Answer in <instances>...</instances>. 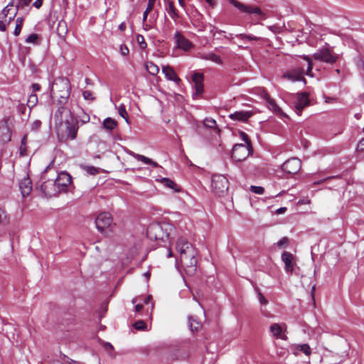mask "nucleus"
Wrapping results in <instances>:
<instances>
[{
	"instance_id": "nucleus-1",
	"label": "nucleus",
	"mask_w": 364,
	"mask_h": 364,
	"mask_svg": "<svg viewBox=\"0 0 364 364\" xmlns=\"http://www.w3.org/2000/svg\"><path fill=\"white\" fill-rule=\"evenodd\" d=\"M175 249L179 254V260L176 259V267L178 268L180 262L187 274H194L196 271L197 260L196 252L192 244L186 237H179L176 240Z\"/></svg>"
},
{
	"instance_id": "nucleus-2",
	"label": "nucleus",
	"mask_w": 364,
	"mask_h": 364,
	"mask_svg": "<svg viewBox=\"0 0 364 364\" xmlns=\"http://www.w3.org/2000/svg\"><path fill=\"white\" fill-rule=\"evenodd\" d=\"M146 234L150 240L164 241L169 237L167 229L160 223H153L149 225Z\"/></svg>"
},
{
	"instance_id": "nucleus-3",
	"label": "nucleus",
	"mask_w": 364,
	"mask_h": 364,
	"mask_svg": "<svg viewBox=\"0 0 364 364\" xmlns=\"http://www.w3.org/2000/svg\"><path fill=\"white\" fill-rule=\"evenodd\" d=\"M313 57L316 60L331 64L336 63L338 59V55L334 53L333 50L328 46L318 49L314 53Z\"/></svg>"
},
{
	"instance_id": "nucleus-4",
	"label": "nucleus",
	"mask_w": 364,
	"mask_h": 364,
	"mask_svg": "<svg viewBox=\"0 0 364 364\" xmlns=\"http://www.w3.org/2000/svg\"><path fill=\"white\" fill-rule=\"evenodd\" d=\"M252 151L250 144H237L232 149V159L235 161H242L245 160Z\"/></svg>"
},
{
	"instance_id": "nucleus-5",
	"label": "nucleus",
	"mask_w": 364,
	"mask_h": 364,
	"mask_svg": "<svg viewBox=\"0 0 364 364\" xmlns=\"http://www.w3.org/2000/svg\"><path fill=\"white\" fill-rule=\"evenodd\" d=\"M46 174L42 176V179L45 180L41 186V191L43 195L47 198H51L60 194L54 178L46 180Z\"/></svg>"
},
{
	"instance_id": "nucleus-6",
	"label": "nucleus",
	"mask_w": 364,
	"mask_h": 364,
	"mask_svg": "<svg viewBox=\"0 0 364 364\" xmlns=\"http://www.w3.org/2000/svg\"><path fill=\"white\" fill-rule=\"evenodd\" d=\"M213 190L218 196L224 194L228 190V181L223 175H214L211 183Z\"/></svg>"
},
{
	"instance_id": "nucleus-7",
	"label": "nucleus",
	"mask_w": 364,
	"mask_h": 364,
	"mask_svg": "<svg viewBox=\"0 0 364 364\" xmlns=\"http://www.w3.org/2000/svg\"><path fill=\"white\" fill-rule=\"evenodd\" d=\"M112 223V218L109 213L104 212L98 215L95 220L97 230L103 233Z\"/></svg>"
},
{
	"instance_id": "nucleus-8",
	"label": "nucleus",
	"mask_w": 364,
	"mask_h": 364,
	"mask_svg": "<svg viewBox=\"0 0 364 364\" xmlns=\"http://www.w3.org/2000/svg\"><path fill=\"white\" fill-rule=\"evenodd\" d=\"M301 162L299 159L291 158L287 160L282 166V170L289 174H295L299 172Z\"/></svg>"
},
{
	"instance_id": "nucleus-9",
	"label": "nucleus",
	"mask_w": 364,
	"mask_h": 364,
	"mask_svg": "<svg viewBox=\"0 0 364 364\" xmlns=\"http://www.w3.org/2000/svg\"><path fill=\"white\" fill-rule=\"evenodd\" d=\"M54 181L59 188L60 193L65 192L68 186L71 183V176L66 172H61L58 173Z\"/></svg>"
},
{
	"instance_id": "nucleus-10",
	"label": "nucleus",
	"mask_w": 364,
	"mask_h": 364,
	"mask_svg": "<svg viewBox=\"0 0 364 364\" xmlns=\"http://www.w3.org/2000/svg\"><path fill=\"white\" fill-rule=\"evenodd\" d=\"M294 105L296 113L301 115L304 108L309 105L308 95L306 92L296 94Z\"/></svg>"
},
{
	"instance_id": "nucleus-11",
	"label": "nucleus",
	"mask_w": 364,
	"mask_h": 364,
	"mask_svg": "<svg viewBox=\"0 0 364 364\" xmlns=\"http://www.w3.org/2000/svg\"><path fill=\"white\" fill-rule=\"evenodd\" d=\"M192 80L196 90L193 95L194 98H196L203 92V75L199 73H194L192 75Z\"/></svg>"
},
{
	"instance_id": "nucleus-12",
	"label": "nucleus",
	"mask_w": 364,
	"mask_h": 364,
	"mask_svg": "<svg viewBox=\"0 0 364 364\" xmlns=\"http://www.w3.org/2000/svg\"><path fill=\"white\" fill-rule=\"evenodd\" d=\"M174 39L177 47L184 51H188L193 48L192 43L186 38L180 32L176 31L174 34Z\"/></svg>"
},
{
	"instance_id": "nucleus-13",
	"label": "nucleus",
	"mask_w": 364,
	"mask_h": 364,
	"mask_svg": "<svg viewBox=\"0 0 364 364\" xmlns=\"http://www.w3.org/2000/svg\"><path fill=\"white\" fill-rule=\"evenodd\" d=\"M67 139L74 140L77 137V133L79 129L78 122L77 120H65Z\"/></svg>"
},
{
	"instance_id": "nucleus-14",
	"label": "nucleus",
	"mask_w": 364,
	"mask_h": 364,
	"mask_svg": "<svg viewBox=\"0 0 364 364\" xmlns=\"http://www.w3.org/2000/svg\"><path fill=\"white\" fill-rule=\"evenodd\" d=\"M230 3L240 11L249 14H255L257 15H262V11L260 10L259 7L257 6H246L236 0L230 1Z\"/></svg>"
},
{
	"instance_id": "nucleus-15",
	"label": "nucleus",
	"mask_w": 364,
	"mask_h": 364,
	"mask_svg": "<svg viewBox=\"0 0 364 364\" xmlns=\"http://www.w3.org/2000/svg\"><path fill=\"white\" fill-rule=\"evenodd\" d=\"M164 9L172 20L176 21L179 18V12L173 0H164Z\"/></svg>"
},
{
	"instance_id": "nucleus-16",
	"label": "nucleus",
	"mask_w": 364,
	"mask_h": 364,
	"mask_svg": "<svg viewBox=\"0 0 364 364\" xmlns=\"http://www.w3.org/2000/svg\"><path fill=\"white\" fill-rule=\"evenodd\" d=\"M19 188L23 196L29 195L32 190V182L28 175L19 181Z\"/></svg>"
},
{
	"instance_id": "nucleus-17",
	"label": "nucleus",
	"mask_w": 364,
	"mask_h": 364,
	"mask_svg": "<svg viewBox=\"0 0 364 364\" xmlns=\"http://www.w3.org/2000/svg\"><path fill=\"white\" fill-rule=\"evenodd\" d=\"M252 115V112L251 111H237L234 113H232L229 115V117L233 121H239V122H247L250 117Z\"/></svg>"
},
{
	"instance_id": "nucleus-18",
	"label": "nucleus",
	"mask_w": 364,
	"mask_h": 364,
	"mask_svg": "<svg viewBox=\"0 0 364 364\" xmlns=\"http://www.w3.org/2000/svg\"><path fill=\"white\" fill-rule=\"evenodd\" d=\"M54 86H60L65 89V91L63 92V95L60 96V97L66 100L70 96L71 90L69 80L67 78H61L54 83Z\"/></svg>"
},
{
	"instance_id": "nucleus-19",
	"label": "nucleus",
	"mask_w": 364,
	"mask_h": 364,
	"mask_svg": "<svg viewBox=\"0 0 364 364\" xmlns=\"http://www.w3.org/2000/svg\"><path fill=\"white\" fill-rule=\"evenodd\" d=\"M291 350L295 355H299L300 352H302L307 356H309L311 353V349L310 346L306 344H293L291 346Z\"/></svg>"
},
{
	"instance_id": "nucleus-20",
	"label": "nucleus",
	"mask_w": 364,
	"mask_h": 364,
	"mask_svg": "<svg viewBox=\"0 0 364 364\" xmlns=\"http://www.w3.org/2000/svg\"><path fill=\"white\" fill-rule=\"evenodd\" d=\"M162 73L164 74L165 77L168 80L173 81L176 84H178L181 81L180 78L177 76L173 68L169 65L163 66Z\"/></svg>"
},
{
	"instance_id": "nucleus-21",
	"label": "nucleus",
	"mask_w": 364,
	"mask_h": 364,
	"mask_svg": "<svg viewBox=\"0 0 364 364\" xmlns=\"http://www.w3.org/2000/svg\"><path fill=\"white\" fill-rule=\"evenodd\" d=\"M9 120V118L5 119L0 127V137L4 142L11 141V132L8 125Z\"/></svg>"
},
{
	"instance_id": "nucleus-22",
	"label": "nucleus",
	"mask_w": 364,
	"mask_h": 364,
	"mask_svg": "<svg viewBox=\"0 0 364 364\" xmlns=\"http://www.w3.org/2000/svg\"><path fill=\"white\" fill-rule=\"evenodd\" d=\"M282 260L285 264V270L288 273H291L294 269L293 255L289 252H284L282 255Z\"/></svg>"
},
{
	"instance_id": "nucleus-23",
	"label": "nucleus",
	"mask_w": 364,
	"mask_h": 364,
	"mask_svg": "<svg viewBox=\"0 0 364 364\" xmlns=\"http://www.w3.org/2000/svg\"><path fill=\"white\" fill-rule=\"evenodd\" d=\"M263 98L267 102V107L276 114H282V111L281 108L276 104L275 101L270 97L268 93L264 92Z\"/></svg>"
},
{
	"instance_id": "nucleus-24",
	"label": "nucleus",
	"mask_w": 364,
	"mask_h": 364,
	"mask_svg": "<svg viewBox=\"0 0 364 364\" xmlns=\"http://www.w3.org/2000/svg\"><path fill=\"white\" fill-rule=\"evenodd\" d=\"M128 154L129 155H131L132 156H133L134 159H136V160L138 161H141L142 163L145 164H149V165H151L152 166L154 167H160L161 168V166H160L156 162L152 161L151 159L144 156V155H141V154H136L132 151H128Z\"/></svg>"
},
{
	"instance_id": "nucleus-25",
	"label": "nucleus",
	"mask_w": 364,
	"mask_h": 364,
	"mask_svg": "<svg viewBox=\"0 0 364 364\" xmlns=\"http://www.w3.org/2000/svg\"><path fill=\"white\" fill-rule=\"evenodd\" d=\"M303 70H293L283 75L284 78H287L291 81H299L303 79Z\"/></svg>"
},
{
	"instance_id": "nucleus-26",
	"label": "nucleus",
	"mask_w": 364,
	"mask_h": 364,
	"mask_svg": "<svg viewBox=\"0 0 364 364\" xmlns=\"http://www.w3.org/2000/svg\"><path fill=\"white\" fill-rule=\"evenodd\" d=\"M200 58L205 60H210L218 65L223 64V60H221L220 57L213 52L201 54Z\"/></svg>"
},
{
	"instance_id": "nucleus-27",
	"label": "nucleus",
	"mask_w": 364,
	"mask_h": 364,
	"mask_svg": "<svg viewBox=\"0 0 364 364\" xmlns=\"http://www.w3.org/2000/svg\"><path fill=\"white\" fill-rule=\"evenodd\" d=\"M159 181L164 186L173 190L175 192H178L180 191V188H178V185L173 181L168 178H161Z\"/></svg>"
},
{
	"instance_id": "nucleus-28",
	"label": "nucleus",
	"mask_w": 364,
	"mask_h": 364,
	"mask_svg": "<svg viewBox=\"0 0 364 364\" xmlns=\"http://www.w3.org/2000/svg\"><path fill=\"white\" fill-rule=\"evenodd\" d=\"M270 331L273 334L274 336L277 338H280L283 340H286L287 337L284 336H282V326L278 323H273L270 326Z\"/></svg>"
},
{
	"instance_id": "nucleus-29",
	"label": "nucleus",
	"mask_w": 364,
	"mask_h": 364,
	"mask_svg": "<svg viewBox=\"0 0 364 364\" xmlns=\"http://www.w3.org/2000/svg\"><path fill=\"white\" fill-rule=\"evenodd\" d=\"M102 125L105 129L107 131H112L117 127V122L111 117H107L104 119Z\"/></svg>"
},
{
	"instance_id": "nucleus-30",
	"label": "nucleus",
	"mask_w": 364,
	"mask_h": 364,
	"mask_svg": "<svg viewBox=\"0 0 364 364\" xmlns=\"http://www.w3.org/2000/svg\"><path fill=\"white\" fill-rule=\"evenodd\" d=\"M145 68L147 72L151 75H156L159 71V67L151 61L146 62L145 63Z\"/></svg>"
},
{
	"instance_id": "nucleus-31",
	"label": "nucleus",
	"mask_w": 364,
	"mask_h": 364,
	"mask_svg": "<svg viewBox=\"0 0 364 364\" xmlns=\"http://www.w3.org/2000/svg\"><path fill=\"white\" fill-rule=\"evenodd\" d=\"M188 325L192 332L198 331L201 328V323L191 316L188 317Z\"/></svg>"
},
{
	"instance_id": "nucleus-32",
	"label": "nucleus",
	"mask_w": 364,
	"mask_h": 364,
	"mask_svg": "<svg viewBox=\"0 0 364 364\" xmlns=\"http://www.w3.org/2000/svg\"><path fill=\"white\" fill-rule=\"evenodd\" d=\"M10 217L6 210L0 207V225H6L9 223Z\"/></svg>"
},
{
	"instance_id": "nucleus-33",
	"label": "nucleus",
	"mask_w": 364,
	"mask_h": 364,
	"mask_svg": "<svg viewBox=\"0 0 364 364\" xmlns=\"http://www.w3.org/2000/svg\"><path fill=\"white\" fill-rule=\"evenodd\" d=\"M235 37L237 38H240L244 43H246L247 41H257L259 39L258 37L255 36L253 35L244 34V33L237 34V35H235Z\"/></svg>"
},
{
	"instance_id": "nucleus-34",
	"label": "nucleus",
	"mask_w": 364,
	"mask_h": 364,
	"mask_svg": "<svg viewBox=\"0 0 364 364\" xmlns=\"http://www.w3.org/2000/svg\"><path fill=\"white\" fill-rule=\"evenodd\" d=\"M23 18L22 17H18L16 18V27H15V29L14 31V34L15 36H18L20 34V33L21 31L22 26H23Z\"/></svg>"
},
{
	"instance_id": "nucleus-35",
	"label": "nucleus",
	"mask_w": 364,
	"mask_h": 364,
	"mask_svg": "<svg viewBox=\"0 0 364 364\" xmlns=\"http://www.w3.org/2000/svg\"><path fill=\"white\" fill-rule=\"evenodd\" d=\"M136 42L138 43L141 49H145L147 47V43H146L144 38L142 35L138 34L136 37Z\"/></svg>"
},
{
	"instance_id": "nucleus-36",
	"label": "nucleus",
	"mask_w": 364,
	"mask_h": 364,
	"mask_svg": "<svg viewBox=\"0 0 364 364\" xmlns=\"http://www.w3.org/2000/svg\"><path fill=\"white\" fill-rule=\"evenodd\" d=\"M118 112H119V114L122 118H124L127 123H129V121H128V114H127V112L124 105H119V107L118 108Z\"/></svg>"
},
{
	"instance_id": "nucleus-37",
	"label": "nucleus",
	"mask_w": 364,
	"mask_h": 364,
	"mask_svg": "<svg viewBox=\"0 0 364 364\" xmlns=\"http://www.w3.org/2000/svg\"><path fill=\"white\" fill-rule=\"evenodd\" d=\"M303 58L307 62L308 67L306 70V75L309 76H312L311 70L313 68V64L311 58L308 55H304Z\"/></svg>"
},
{
	"instance_id": "nucleus-38",
	"label": "nucleus",
	"mask_w": 364,
	"mask_h": 364,
	"mask_svg": "<svg viewBox=\"0 0 364 364\" xmlns=\"http://www.w3.org/2000/svg\"><path fill=\"white\" fill-rule=\"evenodd\" d=\"M203 124L208 128H215L216 127V122L213 119L207 118L203 121Z\"/></svg>"
},
{
	"instance_id": "nucleus-39",
	"label": "nucleus",
	"mask_w": 364,
	"mask_h": 364,
	"mask_svg": "<svg viewBox=\"0 0 364 364\" xmlns=\"http://www.w3.org/2000/svg\"><path fill=\"white\" fill-rule=\"evenodd\" d=\"M38 38V36L36 33H32L31 35H29L26 39V42L27 43H33V44H36L37 43V40Z\"/></svg>"
},
{
	"instance_id": "nucleus-40",
	"label": "nucleus",
	"mask_w": 364,
	"mask_h": 364,
	"mask_svg": "<svg viewBox=\"0 0 364 364\" xmlns=\"http://www.w3.org/2000/svg\"><path fill=\"white\" fill-rule=\"evenodd\" d=\"M134 327L137 330H144L146 328V323L144 321L139 320L134 323Z\"/></svg>"
},
{
	"instance_id": "nucleus-41",
	"label": "nucleus",
	"mask_w": 364,
	"mask_h": 364,
	"mask_svg": "<svg viewBox=\"0 0 364 364\" xmlns=\"http://www.w3.org/2000/svg\"><path fill=\"white\" fill-rule=\"evenodd\" d=\"M289 243V239L287 237H284L277 242V245L280 248H284Z\"/></svg>"
},
{
	"instance_id": "nucleus-42",
	"label": "nucleus",
	"mask_w": 364,
	"mask_h": 364,
	"mask_svg": "<svg viewBox=\"0 0 364 364\" xmlns=\"http://www.w3.org/2000/svg\"><path fill=\"white\" fill-rule=\"evenodd\" d=\"M83 98L85 100L93 101L95 97H93L92 92L90 90H85L82 92Z\"/></svg>"
},
{
	"instance_id": "nucleus-43",
	"label": "nucleus",
	"mask_w": 364,
	"mask_h": 364,
	"mask_svg": "<svg viewBox=\"0 0 364 364\" xmlns=\"http://www.w3.org/2000/svg\"><path fill=\"white\" fill-rule=\"evenodd\" d=\"M38 102V97L36 95H31L28 100V105L33 107Z\"/></svg>"
},
{
	"instance_id": "nucleus-44",
	"label": "nucleus",
	"mask_w": 364,
	"mask_h": 364,
	"mask_svg": "<svg viewBox=\"0 0 364 364\" xmlns=\"http://www.w3.org/2000/svg\"><path fill=\"white\" fill-rule=\"evenodd\" d=\"M250 190L251 191H252L253 193H256V194H263L264 192V188L262 186H252L250 187Z\"/></svg>"
},
{
	"instance_id": "nucleus-45",
	"label": "nucleus",
	"mask_w": 364,
	"mask_h": 364,
	"mask_svg": "<svg viewBox=\"0 0 364 364\" xmlns=\"http://www.w3.org/2000/svg\"><path fill=\"white\" fill-rule=\"evenodd\" d=\"M256 291H257V298H258L259 303L262 305L267 304L268 301L264 298V296L262 295V294L257 289H256Z\"/></svg>"
},
{
	"instance_id": "nucleus-46",
	"label": "nucleus",
	"mask_w": 364,
	"mask_h": 364,
	"mask_svg": "<svg viewBox=\"0 0 364 364\" xmlns=\"http://www.w3.org/2000/svg\"><path fill=\"white\" fill-rule=\"evenodd\" d=\"M119 51L121 55L123 56H127L129 53V50L126 45H121L119 48Z\"/></svg>"
},
{
	"instance_id": "nucleus-47",
	"label": "nucleus",
	"mask_w": 364,
	"mask_h": 364,
	"mask_svg": "<svg viewBox=\"0 0 364 364\" xmlns=\"http://www.w3.org/2000/svg\"><path fill=\"white\" fill-rule=\"evenodd\" d=\"M41 126V122L40 120H36L31 124V130L37 131L40 129Z\"/></svg>"
},
{
	"instance_id": "nucleus-48",
	"label": "nucleus",
	"mask_w": 364,
	"mask_h": 364,
	"mask_svg": "<svg viewBox=\"0 0 364 364\" xmlns=\"http://www.w3.org/2000/svg\"><path fill=\"white\" fill-rule=\"evenodd\" d=\"M189 353L186 350H183L179 355L176 357V359L186 360L188 358Z\"/></svg>"
},
{
	"instance_id": "nucleus-49",
	"label": "nucleus",
	"mask_w": 364,
	"mask_h": 364,
	"mask_svg": "<svg viewBox=\"0 0 364 364\" xmlns=\"http://www.w3.org/2000/svg\"><path fill=\"white\" fill-rule=\"evenodd\" d=\"M86 171L91 175H95L98 172L97 168L94 166H87Z\"/></svg>"
},
{
	"instance_id": "nucleus-50",
	"label": "nucleus",
	"mask_w": 364,
	"mask_h": 364,
	"mask_svg": "<svg viewBox=\"0 0 364 364\" xmlns=\"http://www.w3.org/2000/svg\"><path fill=\"white\" fill-rule=\"evenodd\" d=\"M156 0H148V4L146 6V10L151 11L154 9Z\"/></svg>"
},
{
	"instance_id": "nucleus-51",
	"label": "nucleus",
	"mask_w": 364,
	"mask_h": 364,
	"mask_svg": "<svg viewBox=\"0 0 364 364\" xmlns=\"http://www.w3.org/2000/svg\"><path fill=\"white\" fill-rule=\"evenodd\" d=\"M357 149L360 151L364 150V138L361 139L359 141V142L357 145Z\"/></svg>"
},
{
	"instance_id": "nucleus-52",
	"label": "nucleus",
	"mask_w": 364,
	"mask_h": 364,
	"mask_svg": "<svg viewBox=\"0 0 364 364\" xmlns=\"http://www.w3.org/2000/svg\"><path fill=\"white\" fill-rule=\"evenodd\" d=\"M240 136H241L242 139L245 141V144H250L249 139H248V136L245 132H241Z\"/></svg>"
},
{
	"instance_id": "nucleus-53",
	"label": "nucleus",
	"mask_w": 364,
	"mask_h": 364,
	"mask_svg": "<svg viewBox=\"0 0 364 364\" xmlns=\"http://www.w3.org/2000/svg\"><path fill=\"white\" fill-rule=\"evenodd\" d=\"M103 346H104L105 350L109 353V351H112L114 349L112 345L109 343H105Z\"/></svg>"
},
{
	"instance_id": "nucleus-54",
	"label": "nucleus",
	"mask_w": 364,
	"mask_h": 364,
	"mask_svg": "<svg viewBox=\"0 0 364 364\" xmlns=\"http://www.w3.org/2000/svg\"><path fill=\"white\" fill-rule=\"evenodd\" d=\"M179 6L184 9L186 13L188 14L186 11V0H178Z\"/></svg>"
},
{
	"instance_id": "nucleus-55",
	"label": "nucleus",
	"mask_w": 364,
	"mask_h": 364,
	"mask_svg": "<svg viewBox=\"0 0 364 364\" xmlns=\"http://www.w3.org/2000/svg\"><path fill=\"white\" fill-rule=\"evenodd\" d=\"M42 4H43V0H36L33 3V6L36 8L39 9L42 6Z\"/></svg>"
},
{
	"instance_id": "nucleus-56",
	"label": "nucleus",
	"mask_w": 364,
	"mask_h": 364,
	"mask_svg": "<svg viewBox=\"0 0 364 364\" xmlns=\"http://www.w3.org/2000/svg\"><path fill=\"white\" fill-rule=\"evenodd\" d=\"M10 11V9L8 7V6H6L5 8H4V9L2 10V15L4 16V18H6L9 14Z\"/></svg>"
},
{
	"instance_id": "nucleus-57",
	"label": "nucleus",
	"mask_w": 364,
	"mask_h": 364,
	"mask_svg": "<svg viewBox=\"0 0 364 364\" xmlns=\"http://www.w3.org/2000/svg\"><path fill=\"white\" fill-rule=\"evenodd\" d=\"M32 89H33V92H36V91H39L40 90L41 87H40V85L38 84L33 83V84H32Z\"/></svg>"
},
{
	"instance_id": "nucleus-58",
	"label": "nucleus",
	"mask_w": 364,
	"mask_h": 364,
	"mask_svg": "<svg viewBox=\"0 0 364 364\" xmlns=\"http://www.w3.org/2000/svg\"><path fill=\"white\" fill-rule=\"evenodd\" d=\"M287 210V208L285 207H282V208H278L277 210H276V213L277 214H283L286 212Z\"/></svg>"
},
{
	"instance_id": "nucleus-59",
	"label": "nucleus",
	"mask_w": 364,
	"mask_h": 364,
	"mask_svg": "<svg viewBox=\"0 0 364 364\" xmlns=\"http://www.w3.org/2000/svg\"><path fill=\"white\" fill-rule=\"evenodd\" d=\"M134 309L136 312H139L143 309V305L141 304H137L135 305Z\"/></svg>"
},
{
	"instance_id": "nucleus-60",
	"label": "nucleus",
	"mask_w": 364,
	"mask_h": 364,
	"mask_svg": "<svg viewBox=\"0 0 364 364\" xmlns=\"http://www.w3.org/2000/svg\"><path fill=\"white\" fill-rule=\"evenodd\" d=\"M31 0H19V4L21 6H27L30 4Z\"/></svg>"
},
{
	"instance_id": "nucleus-61",
	"label": "nucleus",
	"mask_w": 364,
	"mask_h": 364,
	"mask_svg": "<svg viewBox=\"0 0 364 364\" xmlns=\"http://www.w3.org/2000/svg\"><path fill=\"white\" fill-rule=\"evenodd\" d=\"M6 29V23H4L2 21H0V31H5Z\"/></svg>"
},
{
	"instance_id": "nucleus-62",
	"label": "nucleus",
	"mask_w": 364,
	"mask_h": 364,
	"mask_svg": "<svg viewBox=\"0 0 364 364\" xmlns=\"http://www.w3.org/2000/svg\"><path fill=\"white\" fill-rule=\"evenodd\" d=\"M127 28V26H126V23L124 22H122L119 24V29L121 31H124L125 29Z\"/></svg>"
},
{
	"instance_id": "nucleus-63",
	"label": "nucleus",
	"mask_w": 364,
	"mask_h": 364,
	"mask_svg": "<svg viewBox=\"0 0 364 364\" xmlns=\"http://www.w3.org/2000/svg\"><path fill=\"white\" fill-rule=\"evenodd\" d=\"M149 12H150V11H148V10H146H146H145V11L144 12V14H143V23H144V22L146 21V18H147V16H148V15H149Z\"/></svg>"
},
{
	"instance_id": "nucleus-64",
	"label": "nucleus",
	"mask_w": 364,
	"mask_h": 364,
	"mask_svg": "<svg viewBox=\"0 0 364 364\" xmlns=\"http://www.w3.org/2000/svg\"><path fill=\"white\" fill-rule=\"evenodd\" d=\"M208 4L211 7H214L215 5V0H205Z\"/></svg>"
}]
</instances>
